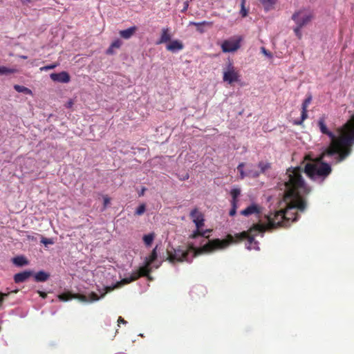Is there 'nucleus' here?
Wrapping results in <instances>:
<instances>
[{
  "label": "nucleus",
  "instance_id": "obj_39",
  "mask_svg": "<svg viewBox=\"0 0 354 354\" xmlns=\"http://www.w3.org/2000/svg\"><path fill=\"white\" fill-rule=\"evenodd\" d=\"M210 232H212L211 230H201V236L208 238L209 236H207V234L209 233Z\"/></svg>",
  "mask_w": 354,
  "mask_h": 354
},
{
  "label": "nucleus",
  "instance_id": "obj_46",
  "mask_svg": "<svg viewBox=\"0 0 354 354\" xmlns=\"http://www.w3.org/2000/svg\"><path fill=\"white\" fill-rule=\"evenodd\" d=\"M22 3L26 4L28 2H32L33 0H21Z\"/></svg>",
  "mask_w": 354,
  "mask_h": 354
},
{
  "label": "nucleus",
  "instance_id": "obj_31",
  "mask_svg": "<svg viewBox=\"0 0 354 354\" xmlns=\"http://www.w3.org/2000/svg\"><path fill=\"white\" fill-rule=\"evenodd\" d=\"M208 24V22L207 21H202V22H190V25H193L197 27V30H198L201 32H203V30L201 29V26L202 25Z\"/></svg>",
  "mask_w": 354,
  "mask_h": 354
},
{
  "label": "nucleus",
  "instance_id": "obj_19",
  "mask_svg": "<svg viewBox=\"0 0 354 354\" xmlns=\"http://www.w3.org/2000/svg\"><path fill=\"white\" fill-rule=\"evenodd\" d=\"M14 88L19 93H24L27 95H32V92L30 89L24 86L16 84L14 86Z\"/></svg>",
  "mask_w": 354,
  "mask_h": 354
},
{
  "label": "nucleus",
  "instance_id": "obj_23",
  "mask_svg": "<svg viewBox=\"0 0 354 354\" xmlns=\"http://www.w3.org/2000/svg\"><path fill=\"white\" fill-rule=\"evenodd\" d=\"M260 1L263 6L265 10H269L276 3L277 0H260Z\"/></svg>",
  "mask_w": 354,
  "mask_h": 354
},
{
  "label": "nucleus",
  "instance_id": "obj_47",
  "mask_svg": "<svg viewBox=\"0 0 354 354\" xmlns=\"http://www.w3.org/2000/svg\"><path fill=\"white\" fill-rule=\"evenodd\" d=\"M72 105H73V102L70 101V102H68L67 107H71Z\"/></svg>",
  "mask_w": 354,
  "mask_h": 354
},
{
  "label": "nucleus",
  "instance_id": "obj_22",
  "mask_svg": "<svg viewBox=\"0 0 354 354\" xmlns=\"http://www.w3.org/2000/svg\"><path fill=\"white\" fill-rule=\"evenodd\" d=\"M157 246L152 250L151 254L146 259L145 263L147 265H151V263L157 259Z\"/></svg>",
  "mask_w": 354,
  "mask_h": 354
},
{
  "label": "nucleus",
  "instance_id": "obj_48",
  "mask_svg": "<svg viewBox=\"0 0 354 354\" xmlns=\"http://www.w3.org/2000/svg\"><path fill=\"white\" fill-rule=\"evenodd\" d=\"M188 178H189V175H188V174H186V176H184V178H183V179H184V180H185V179H188Z\"/></svg>",
  "mask_w": 354,
  "mask_h": 354
},
{
  "label": "nucleus",
  "instance_id": "obj_45",
  "mask_svg": "<svg viewBox=\"0 0 354 354\" xmlns=\"http://www.w3.org/2000/svg\"><path fill=\"white\" fill-rule=\"evenodd\" d=\"M145 191H146V188L143 187L142 189V190L140 191V192H139V194H138L139 196H143L145 194Z\"/></svg>",
  "mask_w": 354,
  "mask_h": 354
},
{
  "label": "nucleus",
  "instance_id": "obj_25",
  "mask_svg": "<svg viewBox=\"0 0 354 354\" xmlns=\"http://www.w3.org/2000/svg\"><path fill=\"white\" fill-rule=\"evenodd\" d=\"M247 0H241V10H240V15L242 17H245L248 15L249 10L245 8Z\"/></svg>",
  "mask_w": 354,
  "mask_h": 354
},
{
  "label": "nucleus",
  "instance_id": "obj_8",
  "mask_svg": "<svg viewBox=\"0 0 354 354\" xmlns=\"http://www.w3.org/2000/svg\"><path fill=\"white\" fill-rule=\"evenodd\" d=\"M241 38H230L224 40L221 44V49L223 53L235 52L241 47Z\"/></svg>",
  "mask_w": 354,
  "mask_h": 354
},
{
  "label": "nucleus",
  "instance_id": "obj_41",
  "mask_svg": "<svg viewBox=\"0 0 354 354\" xmlns=\"http://www.w3.org/2000/svg\"><path fill=\"white\" fill-rule=\"evenodd\" d=\"M118 326L120 325V324L122 323V324H127V321H125L122 317H118Z\"/></svg>",
  "mask_w": 354,
  "mask_h": 354
},
{
  "label": "nucleus",
  "instance_id": "obj_14",
  "mask_svg": "<svg viewBox=\"0 0 354 354\" xmlns=\"http://www.w3.org/2000/svg\"><path fill=\"white\" fill-rule=\"evenodd\" d=\"M183 48V44L179 40H173L167 46V50L173 53L180 50Z\"/></svg>",
  "mask_w": 354,
  "mask_h": 354
},
{
  "label": "nucleus",
  "instance_id": "obj_16",
  "mask_svg": "<svg viewBox=\"0 0 354 354\" xmlns=\"http://www.w3.org/2000/svg\"><path fill=\"white\" fill-rule=\"evenodd\" d=\"M32 272L31 271H24L16 274L14 276L15 282L17 283H22L32 276Z\"/></svg>",
  "mask_w": 354,
  "mask_h": 354
},
{
  "label": "nucleus",
  "instance_id": "obj_44",
  "mask_svg": "<svg viewBox=\"0 0 354 354\" xmlns=\"http://www.w3.org/2000/svg\"><path fill=\"white\" fill-rule=\"evenodd\" d=\"M261 51L267 56L271 57V54L268 53L264 47L261 48Z\"/></svg>",
  "mask_w": 354,
  "mask_h": 354
},
{
  "label": "nucleus",
  "instance_id": "obj_1",
  "mask_svg": "<svg viewBox=\"0 0 354 354\" xmlns=\"http://www.w3.org/2000/svg\"><path fill=\"white\" fill-rule=\"evenodd\" d=\"M303 170L300 167L292 169H288L286 172L287 177L284 181L285 192L283 201L286 204L284 210L281 209L266 216L268 223H256L247 231L236 234L234 236L227 234L226 239H215L209 241L201 248L193 250V257L204 252H212L217 250H223L230 244L240 242L246 239V247L248 250H259V242L254 237L260 232L272 230L278 227H288L290 221H297V211L303 212L306 208V201L302 198V196L308 195L310 192V188L306 185L303 177Z\"/></svg>",
  "mask_w": 354,
  "mask_h": 354
},
{
  "label": "nucleus",
  "instance_id": "obj_3",
  "mask_svg": "<svg viewBox=\"0 0 354 354\" xmlns=\"http://www.w3.org/2000/svg\"><path fill=\"white\" fill-rule=\"evenodd\" d=\"M126 284H128V281H127V279H126V278H124V279H122V280H120V281H118L115 284H114L113 286H106L102 290L103 292L101 293L100 296H98L94 292H91L88 297L83 295H73L70 292H64V293L60 294L58 296V298L60 301H67L73 298H77L80 300H81L82 301H84V302L98 301L100 298H103L106 295V293L110 292L116 288H119Z\"/></svg>",
  "mask_w": 354,
  "mask_h": 354
},
{
  "label": "nucleus",
  "instance_id": "obj_6",
  "mask_svg": "<svg viewBox=\"0 0 354 354\" xmlns=\"http://www.w3.org/2000/svg\"><path fill=\"white\" fill-rule=\"evenodd\" d=\"M167 252L168 254L167 259L171 263L176 261H189V250H185L181 247H178L176 249L171 248V250L167 249Z\"/></svg>",
  "mask_w": 354,
  "mask_h": 354
},
{
  "label": "nucleus",
  "instance_id": "obj_17",
  "mask_svg": "<svg viewBox=\"0 0 354 354\" xmlns=\"http://www.w3.org/2000/svg\"><path fill=\"white\" fill-rule=\"evenodd\" d=\"M171 34L169 28H163L161 30V35L159 40L156 42L157 44L167 43L171 40Z\"/></svg>",
  "mask_w": 354,
  "mask_h": 354
},
{
  "label": "nucleus",
  "instance_id": "obj_13",
  "mask_svg": "<svg viewBox=\"0 0 354 354\" xmlns=\"http://www.w3.org/2000/svg\"><path fill=\"white\" fill-rule=\"evenodd\" d=\"M50 77L53 81L61 83H68L71 80L69 74L66 71H62L58 73H51Z\"/></svg>",
  "mask_w": 354,
  "mask_h": 354
},
{
  "label": "nucleus",
  "instance_id": "obj_11",
  "mask_svg": "<svg viewBox=\"0 0 354 354\" xmlns=\"http://www.w3.org/2000/svg\"><path fill=\"white\" fill-rule=\"evenodd\" d=\"M241 214L245 216L250 215H255L258 218H260L261 214V207L257 204H252L245 209L241 211Z\"/></svg>",
  "mask_w": 354,
  "mask_h": 354
},
{
  "label": "nucleus",
  "instance_id": "obj_4",
  "mask_svg": "<svg viewBox=\"0 0 354 354\" xmlns=\"http://www.w3.org/2000/svg\"><path fill=\"white\" fill-rule=\"evenodd\" d=\"M318 158H315V163H307L304 171L313 180L320 178L324 180L331 174L332 168L329 164L322 161L324 158L319 161Z\"/></svg>",
  "mask_w": 354,
  "mask_h": 354
},
{
  "label": "nucleus",
  "instance_id": "obj_36",
  "mask_svg": "<svg viewBox=\"0 0 354 354\" xmlns=\"http://www.w3.org/2000/svg\"><path fill=\"white\" fill-rule=\"evenodd\" d=\"M12 72V70L6 68V66H0V75L11 73Z\"/></svg>",
  "mask_w": 354,
  "mask_h": 354
},
{
  "label": "nucleus",
  "instance_id": "obj_37",
  "mask_svg": "<svg viewBox=\"0 0 354 354\" xmlns=\"http://www.w3.org/2000/svg\"><path fill=\"white\" fill-rule=\"evenodd\" d=\"M56 66H57V64L47 65V66H43V67L40 68V70L41 71H48V70L55 68Z\"/></svg>",
  "mask_w": 354,
  "mask_h": 354
},
{
  "label": "nucleus",
  "instance_id": "obj_33",
  "mask_svg": "<svg viewBox=\"0 0 354 354\" xmlns=\"http://www.w3.org/2000/svg\"><path fill=\"white\" fill-rule=\"evenodd\" d=\"M232 208L230 210L229 214L230 216H234L236 214L237 203H231Z\"/></svg>",
  "mask_w": 354,
  "mask_h": 354
},
{
  "label": "nucleus",
  "instance_id": "obj_30",
  "mask_svg": "<svg viewBox=\"0 0 354 354\" xmlns=\"http://www.w3.org/2000/svg\"><path fill=\"white\" fill-rule=\"evenodd\" d=\"M302 28H303V26H301L296 25V26L293 29L295 35L297 36V37L299 39H301L302 37V33L301 31Z\"/></svg>",
  "mask_w": 354,
  "mask_h": 354
},
{
  "label": "nucleus",
  "instance_id": "obj_5",
  "mask_svg": "<svg viewBox=\"0 0 354 354\" xmlns=\"http://www.w3.org/2000/svg\"><path fill=\"white\" fill-rule=\"evenodd\" d=\"M313 18V14L305 9L299 10L295 12L292 15V19L295 21L296 25H299L303 27L308 25Z\"/></svg>",
  "mask_w": 354,
  "mask_h": 354
},
{
  "label": "nucleus",
  "instance_id": "obj_12",
  "mask_svg": "<svg viewBox=\"0 0 354 354\" xmlns=\"http://www.w3.org/2000/svg\"><path fill=\"white\" fill-rule=\"evenodd\" d=\"M312 101V96L309 95L303 102L301 105V120L299 121H295V124L297 125H301L303 122L308 118V107Z\"/></svg>",
  "mask_w": 354,
  "mask_h": 354
},
{
  "label": "nucleus",
  "instance_id": "obj_40",
  "mask_svg": "<svg viewBox=\"0 0 354 354\" xmlns=\"http://www.w3.org/2000/svg\"><path fill=\"white\" fill-rule=\"evenodd\" d=\"M37 293L39 295L40 297H41L44 299L47 297V294L44 292L37 290Z\"/></svg>",
  "mask_w": 354,
  "mask_h": 354
},
{
  "label": "nucleus",
  "instance_id": "obj_18",
  "mask_svg": "<svg viewBox=\"0 0 354 354\" xmlns=\"http://www.w3.org/2000/svg\"><path fill=\"white\" fill-rule=\"evenodd\" d=\"M49 277L50 274L44 271H39L35 274L34 278L37 282H44L47 281Z\"/></svg>",
  "mask_w": 354,
  "mask_h": 354
},
{
  "label": "nucleus",
  "instance_id": "obj_32",
  "mask_svg": "<svg viewBox=\"0 0 354 354\" xmlns=\"http://www.w3.org/2000/svg\"><path fill=\"white\" fill-rule=\"evenodd\" d=\"M122 41L120 39H117L114 40L111 44L110 46H111L112 48H120V46H122Z\"/></svg>",
  "mask_w": 354,
  "mask_h": 354
},
{
  "label": "nucleus",
  "instance_id": "obj_10",
  "mask_svg": "<svg viewBox=\"0 0 354 354\" xmlns=\"http://www.w3.org/2000/svg\"><path fill=\"white\" fill-rule=\"evenodd\" d=\"M190 218L194 223L196 228H201L205 224V218L203 214L198 209V208H194L190 212Z\"/></svg>",
  "mask_w": 354,
  "mask_h": 354
},
{
  "label": "nucleus",
  "instance_id": "obj_42",
  "mask_svg": "<svg viewBox=\"0 0 354 354\" xmlns=\"http://www.w3.org/2000/svg\"><path fill=\"white\" fill-rule=\"evenodd\" d=\"M113 48H112L111 46H109V48L106 50V54L111 55L113 54Z\"/></svg>",
  "mask_w": 354,
  "mask_h": 354
},
{
  "label": "nucleus",
  "instance_id": "obj_35",
  "mask_svg": "<svg viewBox=\"0 0 354 354\" xmlns=\"http://www.w3.org/2000/svg\"><path fill=\"white\" fill-rule=\"evenodd\" d=\"M201 228H196V230L190 235V238L196 239L198 236H201Z\"/></svg>",
  "mask_w": 354,
  "mask_h": 354
},
{
  "label": "nucleus",
  "instance_id": "obj_15",
  "mask_svg": "<svg viewBox=\"0 0 354 354\" xmlns=\"http://www.w3.org/2000/svg\"><path fill=\"white\" fill-rule=\"evenodd\" d=\"M137 29L136 26H131L126 30H120L119 35L122 38L129 39L136 33Z\"/></svg>",
  "mask_w": 354,
  "mask_h": 354
},
{
  "label": "nucleus",
  "instance_id": "obj_26",
  "mask_svg": "<svg viewBox=\"0 0 354 354\" xmlns=\"http://www.w3.org/2000/svg\"><path fill=\"white\" fill-rule=\"evenodd\" d=\"M240 194H241V191L239 189H236V188L232 189L230 192V194L232 198L231 203L234 202V203H237V202H238L237 198L239 197Z\"/></svg>",
  "mask_w": 354,
  "mask_h": 354
},
{
  "label": "nucleus",
  "instance_id": "obj_38",
  "mask_svg": "<svg viewBox=\"0 0 354 354\" xmlns=\"http://www.w3.org/2000/svg\"><path fill=\"white\" fill-rule=\"evenodd\" d=\"M103 199H104V207L106 208V206L110 203V198L107 196H104Z\"/></svg>",
  "mask_w": 354,
  "mask_h": 354
},
{
  "label": "nucleus",
  "instance_id": "obj_34",
  "mask_svg": "<svg viewBox=\"0 0 354 354\" xmlns=\"http://www.w3.org/2000/svg\"><path fill=\"white\" fill-rule=\"evenodd\" d=\"M41 243H43L44 245L47 246L48 245L53 244L54 242L50 239L42 237L41 240Z\"/></svg>",
  "mask_w": 354,
  "mask_h": 354
},
{
  "label": "nucleus",
  "instance_id": "obj_29",
  "mask_svg": "<svg viewBox=\"0 0 354 354\" xmlns=\"http://www.w3.org/2000/svg\"><path fill=\"white\" fill-rule=\"evenodd\" d=\"M145 210H146L145 204H141L136 209V210L135 212V214L138 215V216H141L145 213Z\"/></svg>",
  "mask_w": 354,
  "mask_h": 354
},
{
  "label": "nucleus",
  "instance_id": "obj_21",
  "mask_svg": "<svg viewBox=\"0 0 354 354\" xmlns=\"http://www.w3.org/2000/svg\"><path fill=\"white\" fill-rule=\"evenodd\" d=\"M13 263L18 266H23L28 264V261L25 257L19 256L13 259Z\"/></svg>",
  "mask_w": 354,
  "mask_h": 354
},
{
  "label": "nucleus",
  "instance_id": "obj_20",
  "mask_svg": "<svg viewBox=\"0 0 354 354\" xmlns=\"http://www.w3.org/2000/svg\"><path fill=\"white\" fill-rule=\"evenodd\" d=\"M258 167L260 169V174H263L266 170L271 168V164L268 162L260 161L258 163Z\"/></svg>",
  "mask_w": 354,
  "mask_h": 354
},
{
  "label": "nucleus",
  "instance_id": "obj_7",
  "mask_svg": "<svg viewBox=\"0 0 354 354\" xmlns=\"http://www.w3.org/2000/svg\"><path fill=\"white\" fill-rule=\"evenodd\" d=\"M223 80L230 84L237 82L240 80V74L235 68L233 64L230 62L223 71Z\"/></svg>",
  "mask_w": 354,
  "mask_h": 354
},
{
  "label": "nucleus",
  "instance_id": "obj_43",
  "mask_svg": "<svg viewBox=\"0 0 354 354\" xmlns=\"http://www.w3.org/2000/svg\"><path fill=\"white\" fill-rule=\"evenodd\" d=\"M8 296V294H3V293H0V306L3 303V297H7Z\"/></svg>",
  "mask_w": 354,
  "mask_h": 354
},
{
  "label": "nucleus",
  "instance_id": "obj_2",
  "mask_svg": "<svg viewBox=\"0 0 354 354\" xmlns=\"http://www.w3.org/2000/svg\"><path fill=\"white\" fill-rule=\"evenodd\" d=\"M317 124L322 133L330 138V143L319 156L317 160L319 161L326 156L336 155V164L344 160L351 153L354 145V114L342 127L337 128L339 137L328 129L324 118H320Z\"/></svg>",
  "mask_w": 354,
  "mask_h": 354
},
{
  "label": "nucleus",
  "instance_id": "obj_9",
  "mask_svg": "<svg viewBox=\"0 0 354 354\" xmlns=\"http://www.w3.org/2000/svg\"><path fill=\"white\" fill-rule=\"evenodd\" d=\"M150 266L151 265H147V263H145V265L142 267H140L138 271L132 272L129 277H126L128 283L137 280L141 277H147L149 279H151V278L149 276V273L151 271Z\"/></svg>",
  "mask_w": 354,
  "mask_h": 354
},
{
  "label": "nucleus",
  "instance_id": "obj_28",
  "mask_svg": "<svg viewBox=\"0 0 354 354\" xmlns=\"http://www.w3.org/2000/svg\"><path fill=\"white\" fill-rule=\"evenodd\" d=\"M248 177L256 178L259 176L260 172L254 169H250L247 170Z\"/></svg>",
  "mask_w": 354,
  "mask_h": 354
},
{
  "label": "nucleus",
  "instance_id": "obj_27",
  "mask_svg": "<svg viewBox=\"0 0 354 354\" xmlns=\"http://www.w3.org/2000/svg\"><path fill=\"white\" fill-rule=\"evenodd\" d=\"M244 166H245L244 162H241L237 166V170L240 173V178L241 179H243L244 178L248 177L247 171H244V170H243Z\"/></svg>",
  "mask_w": 354,
  "mask_h": 354
},
{
  "label": "nucleus",
  "instance_id": "obj_24",
  "mask_svg": "<svg viewBox=\"0 0 354 354\" xmlns=\"http://www.w3.org/2000/svg\"><path fill=\"white\" fill-rule=\"evenodd\" d=\"M155 234L154 233H150L149 234H146L143 236L144 243L147 246H150L154 239Z\"/></svg>",
  "mask_w": 354,
  "mask_h": 354
}]
</instances>
